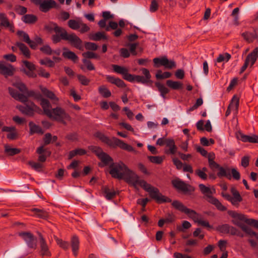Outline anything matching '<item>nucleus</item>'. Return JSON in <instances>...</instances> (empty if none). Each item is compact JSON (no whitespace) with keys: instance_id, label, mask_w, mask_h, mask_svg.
<instances>
[{"instance_id":"obj_2","label":"nucleus","mask_w":258,"mask_h":258,"mask_svg":"<svg viewBox=\"0 0 258 258\" xmlns=\"http://www.w3.org/2000/svg\"><path fill=\"white\" fill-rule=\"evenodd\" d=\"M109 173L112 177L123 179L135 187H137V182L140 179L139 176L122 162L112 163L110 166Z\"/></svg>"},{"instance_id":"obj_61","label":"nucleus","mask_w":258,"mask_h":258,"mask_svg":"<svg viewBox=\"0 0 258 258\" xmlns=\"http://www.w3.org/2000/svg\"><path fill=\"white\" fill-rule=\"evenodd\" d=\"M231 175L234 179L238 180L240 178V174L235 168L231 170Z\"/></svg>"},{"instance_id":"obj_19","label":"nucleus","mask_w":258,"mask_h":258,"mask_svg":"<svg viewBox=\"0 0 258 258\" xmlns=\"http://www.w3.org/2000/svg\"><path fill=\"white\" fill-rule=\"evenodd\" d=\"M172 182L174 187L178 190L183 191H188L190 190L191 187L179 179H174L172 180Z\"/></svg>"},{"instance_id":"obj_21","label":"nucleus","mask_w":258,"mask_h":258,"mask_svg":"<svg viewBox=\"0 0 258 258\" xmlns=\"http://www.w3.org/2000/svg\"><path fill=\"white\" fill-rule=\"evenodd\" d=\"M237 137L239 140H240L243 142H249L252 143H258V136H247L239 133L237 135Z\"/></svg>"},{"instance_id":"obj_49","label":"nucleus","mask_w":258,"mask_h":258,"mask_svg":"<svg viewBox=\"0 0 258 258\" xmlns=\"http://www.w3.org/2000/svg\"><path fill=\"white\" fill-rule=\"evenodd\" d=\"M34 214L38 216V217L44 218L47 216V213L42 210H40L38 209H34L33 210Z\"/></svg>"},{"instance_id":"obj_35","label":"nucleus","mask_w":258,"mask_h":258,"mask_svg":"<svg viewBox=\"0 0 258 258\" xmlns=\"http://www.w3.org/2000/svg\"><path fill=\"white\" fill-rule=\"evenodd\" d=\"M156 86L158 88V89L160 93V95L163 98L165 99V96L169 93V90L163 84L160 83H156Z\"/></svg>"},{"instance_id":"obj_15","label":"nucleus","mask_w":258,"mask_h":258,"mask_svg":"<svg viewBox=\"0 0 258 258\" xmlns=\"http://www.w3.org/2000/svg\"><path fill=\"white\" fill-rule=\"evenodd\" d=\"M112 68L115 72L122 75L124 79L126 80H131L132 75L128 73V70L126 68L116 64L112 65Z\"/></svg>"},{"instance_id":"obj_47","label":"nucleus","mask_w":258,"mask_h":258,"mask_svg":"<svg viewBox=\"0 0 258 258\" xmlns=\"http://www.w3.org/2000/svg\"><path fill=\"white\" fill-rule=\"evenodd\" d=\"M57 244L62 248L64 250L68 249L70 247V244L69 242L63 241L61 239H59L58 238H55Z\"/></svg>"},{"instance_id":"obj_18","label":"nucleus","mask_w":258,"mask_h":258,"mask_svg":"<svg viewBox=\"0 0 258 258\" xmlns=\"http://www.w3.org/2000/svg\"><path fill=\"white\" fill-rule=\"evenodd\" d=\"M2 131L8 133L7 137L10 140H15L17 138L18 134L16 127L13 126H4L3 127Z\"/></svg>"},{"instance_id":"obj_59","label":"nucleus","mask_w":258,"mask_h":258,"mask_svg":"<svg viewBox=\"0 0 258 258\" xmlns=\"http://www.w3.org/2000/svg\"><path fill=\"white\" fill-rule=\"evenodd\" d=\"M227 241L224 240H220L218 241V245L222 252L226 251Z\"/></svg>"},{"instance_id":"obj_24","label":"nucleus","mask_w":258,"mask_h":258,"mask_svg":"<svg viewBox=\"0 0 258 258\" xmlns=\"http://www.w3.org/2000/svg\"><path fill=\"white\" fill-rule=\"evenodd\" d=\"M14 71V68L11 65H5L0 62V73L5 76H12Z\"/></svg>"},{"instance_id":"obj_54","label":"nucleus","mask_w":258,"mask_h":258,"mask_svg":"<svg viewBox=\"0 0 258 258\" xmlns=\"http://www.w3.org/2000/svg\"><path fill=\"white\" fill-rule=\"evenodd\" d=\"M158 7L159 6L157 1L152 0L149 9L150 12L154 13L156 12L158 9Z\"/></svg>"},{"instance_id":"obj_56","label":"nucleus","mask_w":258,"mask_h":258,"mask_svg":"<svg viewBox=\"0 0 258 258\" xmlns=\"http://www.w3.org/2000/svg\"><path fill=\"white\" fill-rule=\"evenodd\" d=\"M191 225L190 223L188 221H184L182 222V227L178 226L177 227V229L178 231H183V229H188L191 227Z\"/></svg>"},{"instance_id":"obj_44","label":"nucleus","mask_w":258,"mask_h":258,"mask_svg":"<svg viewBox=\"0 0 258 258\" xmlns=\"http://www.w3.org/2000/svg\"><path fill=\"white\" fill-rule=\"evenodd\" d=\"M90 38L95 41H98L101 39H107V37L103 32H97L91 36Z\"/></svg>"},{"instance_id":"obj_37","label":"nucleus","mask_w":258,"mask_h":258,"mask_svg":"<svg viewBox=\"0 0 258 258\" xmlns=\"http://www.w3.org/2000/svg\"><path fill=\"white\" fill-rule=\"evenodd\" d=\"M5 152L10 156H13L14 155H16L20 153L21 150L18 148H11L8 145H5Z\"/></svg>"},{"instance_id":"obj_23","label":"nucleus","mask_w":258,"mask_h":258,"mask_svg":"<svg viewBox=\"0 0 258 258\" xmlns=\"http://www.w3.org/2000/svg\"><path fill=\"white\" fill-rule=\"evenodd\" d=\"M258 58V47H255L246 57L245 61L252 67Z\"/></svg>"},{"instance_id":"obj_8","label":"nucleus","mask_w":258,"mask_h":258,"mask_svg":"<svg viewBox=\"0 0 258 258\" xmlns=\"http://www.w3.org/2000/svg\"><path fill=\"white\" fill-rule=\"evenodd\" d=\"M231 216L234 218L232 222L234 225L239 227L247 234L254 233V231L248 226L242 223V222H244L246 223V220H248L244 215L233 213L231 214Z\"/></svg>"},{"instance_id":"obj_14","label":"nucleus","mask_w":258,"mask_h":258,"mask_svg":"<svg viewBox=\"0 0 258 258\" xmlns=\"http://www.w3.org/2000/svg\"><path fill=\"white\" fill-rule=\"evenodd\" d=\"M241 36L248 43H252L254 40L258 41V31L255 29L245 31L241 34Z\"/></svg>"},{"instance_id":"obj_11","label":"nucleus","mask_w":258,"mask_h":258,"mask_svg":"<svg viewBox=\"0 0 258 258\" xmlns=\"http://www.w3.org/2000/svg\"><path fill=\"white\" fill-rule=\"evenodd\" d=\"M19 235L25 241L27 246L33 249H35L37 246V239L30 232H20Z\"/></svg>"},{"instance_id":"obj_64","label":"nucleus","mask_w":258,"mask_h":258,"mask_svg":"<svg viewBox=\"0 0 258 258\" xmlns=\"http://www.w3.org/2000/svg\"><path fill=\"white\" fill-rule=\"evenodd\" d=\"M38 74L39 76L45 78H48L50 76L49 73L46 72L45 70L42 68H40L38 70Z\"/></svg>"},{"instance_id":"obj_48","label":"nucleus","mask_w":258,"mask_h":258,"mask_svg":"<svg viewBox=\"0 0 258 258\" xmlns=\"http://www.w3.org/2000/svg\"><path fill=\"white\" fill-rule=\"evenodd\" d=\"M80 22L74 20H70L68 22L69 26L72 29L77 30L80 27Z\"/></svg>"},{"instance_id":"obj_42","label":"nucleus","mask_w":258,"mask_h":258,"mask_svg":"<svg viewBox=\"0 0 258 258\" xmlns=\"http://www.w3.org/2000/svg\"><path fill=\"white\" fill-rule=\"evenodd\" d=\"M230 58L231 55L228 53L220 54L217 57L216 61L217 62H227Z\"/></svg>"},{"instance_id":"obj_50","label":"nucleus","mask_w":258,"mask_h":258,"mask_svg":"<svg viewBox=\"0 0 258 258\" xmlns=\"http://www.w3.org/2000/svg\"><path fill=\"white\" fill-rule=\"evenodd\" d=\"M83 56L85 58H98L99 56L95 53L91 51H87L82 53Z\"/></svg>"},{"instance_id":"obj_4","label":"nucleus","mask_w":258,"mask_h":258,"mask_svg":"<svg viewBox=\"0 0 258 258\" xmlns=\"http://www.w3.org/2000/svg\"><path fill=\"white\" fill-rule=\"evenodd\" d=\"M172 206L177 210L186 214L189 218L192 219L195 222L199 225L207 228H211L212 226L207 220H204L200 215L195 211L188 209L181 202L178 201H174L172 203Z\"/></svg>"},{"instance_id":"obj_40","label":"nucleus","mask_w":258,"mask_h":258,"mask_svg":"<svg viewBox=\"0 0 258 258\" xmlns=\"http://www.w3.org/2000/svg\"><path fill=\"white\" fill-rule=\"evenodd\" d=\"M23 21L25 23H33L37 20V18L33 15H25L22 18Z\"/></svg>"},{"instance_id":"obj_25","label":"nucleus","mask_w":258,"mask_h":258,"mask_svg":"<svg viewBox=\"0 0 258 258\" xmlns=\"http://www.w3.org/2000/svg\"><path fill=\"white\" fill-rule=\"evenodd\" d=\"M16 46L19 48L22 54L27 58H29L30 56V53L28 48L23 43L21 42H17L16 46L12 47L13 51H15Z\"/></svg>"},{"instance_id":"obj_16","label":"nucleus","mask_w":258,"mask_h":258,"mask_svg":"<svg viewBox=\"0 0 258 258\" xmlns=\"http://www.w3.org/2000/svg\"><path fill=\"white\" fill-rule=\"evenodd\" d=\"M94 152L105 165H107L112 161L111 158L108 155L103 152L101 148L95 147Z\"/></svg>"},{"instance_id":"obj_12","label":"nucleus","mask_w":258,"mask_h":258,"mask_svg":"<svg viewBox=\"0 0 258 258\" xmlns=\"http://www.w3.org/2000/svg\"><path fill=\"white\" fill-rule=\"evenodd\" d=\"M31 1L35 4L39 5L40 10L43 12H46L50 9L56 6V4L53 0H31Z\"/></svg>"},{"instance_id":"obj_33","label":"nucleus","mask_w":258,"mask_h":258,"mask_svg":"<svg viewBox=\"0 0 258 258\" xmlns=\"http://www.w3.org/2000/svg\"><path fill=\"white\" fill-rule=\"evenodd\" d=\"M40 90L42 93L50 99L54 101H58V98L55 95V94L52 91L47 89L46 88L41 86Z\"/></svg>"},{"instance_id":"obj_6","label":"nucleus","mask_w":258,"mask_h":258,"mask_svg":"<svg viewBox=\"0 0 258 258\" xmlns=\"http://www.w3.org/2000/svg\"><path fill=\"white\" fill-rule=\"evenodd\" d=\"M54 31L60 35L62 39L68 40L72 46L80 50L82 49V42L76 34H68L64 29L55 24H54Z\"/></svg>"},{"instance_id":"obj_62","label":"nucleus","mask_w":258,"mask_h":258,"mask_svg":"<svg viewBox=\"0 0 258 258\" xmlns=\"http://www.w3.org/2000/svg\"><path fill=\"white\" fill-rule=\"evenodd\" d=\"M230 225L228 224H224L218 227V230L222 233H228L230 228Z\"/></svg>"},{"instance_id":"obj_55","label":"nucleus","mask_w":258,"mask_h":258,"mask_svg":"<svg viewBox=\"0 0 258 258\" xmlns=\"http://www.w3.org/2000/svg\"><path fill=\"white\" fill-rule=\"evenodd\" d=\"M78 78L80 83L83 85H88L90 82V80L83 75H78Z\"/></svg>"},{"instance_id":"obj_1","label":"nucleus","mask_w":258,"mask_h":258,"mask_svg":"<svg viewBox=\"0 0 258 258\" xmlns=\"http://www.w3.org/2000/svg\"><path fill=\"white\" fill-rule=\"evenodd\" d=\"M13 85L18 89L21 93H18L13 88L9 87V91L10 95L16 100L24 103L23 105H17L18 108L23 114L31 116L37 106L32 102L28 101V96L33 95V92H28L25 85L19 80L13 82Z\"/></svg>"},{"instance_id":"obj_63","label":"nucleus","mask_w":258,"mask_h":258,"mask_svg":"<svg viewBox=\"0 0 258 258\" xmlns=\"http://www.w3.org/2000/svg\"><path fill=\"white\" fill-rule=\"evenodd\" d=\"M82 61L86 65L88 70L92 71L95 70V67L90 61L87 60L86 58H84Z\"/></svg>"},{"instance_id":"obj_60","label":"nucleus","mask_w":258,"mask_h":258,"mask_svg":"<svg viewBox=\"0 0 258 258\" xmlns=\"http://www.w3.org/2000/svg\"><path fill=\"white\" fill-rule=\"evenodd\" d=\"M249 157L248 156H245L241 159V165L243 167H247L249 165Z\"/></svg>"},{"instance_id":"obj_9","label":"nucleus","mask_w":258,"mask_h":258,"mask_svg":"<svg viewBox=\"0 0 258 258\" xmlns=\"http://www.w3.org/2000/svg\"><path fill=\"white\" fill-rule=\"evenodd\" d=\"M48 116L50 118L63 123H66L65 120H70V116L69 114L66 112L64 109L59 107L52 109Z\"/></svg>"},{"instance_id":"obj_26","label":"nucleus","mask_w":258,"mask_h":258,"mask_svg":"<svg viewBox=\"0 0 258 258\" xmlns=\"http://www.w3.org/2000/svg\"><path fill=\"white\" fill-rule=\"evenodd\" d=\"M39 99L40 101V105L43 108L45 114L48 116L52 111V109H51V105L49 101L42 98L41 96H40Z\"/></svg>"},{"instance_id":"obj_46","label":"nucleus","mask_w":258,"mask_h":258,"mask_svg":"<svg viewBox=\"0 0 258 258\" xmlns=\"http://www.w3.org/2000/svg\"><path fill=\"white\" fill-rule=\"evenodd\" d=\"M171 76V74L169 72H166L162 73L161 71H158L156 75V77L158 79H163L169 78Z\"/></svg>"},{"instance_id":"obj_31","label":"nucleus","mask_w":258,"mask_h":258,"mask_svg":"<svg viewBox=\"0 0 258 258\" xmlns=\"http://www.w3.org/2000/svg\"><path fill=\"white\" fill-rule=\"evenodd\" d=\"M106 78L108 82L116 85L117 87L122 88L125 86L124 82L119 78H115L109 75H106Z\"/></svg>"},{"instance_id":"obj_7","label":"nucleus","mask_w":258,"mask_h":258,"mask_svg":"<svg viewBox=\"0 0 258 258\" xmlns=\"http://www.w3.org/2000/svg\"><path fill=\"white\" fill-rule=\"evenodd\" d=\"M199 188L202 193L205 196L208 202L215 205L218 210L221 211L226 210V207L222 205L218 199L212 196L216 192L215 188L213 187L210 188L203 184H199Z\"/></svg>"},{"instance_id":"obj_58","label":"nucleus","mask_w":258,"mask_h":258,"mask_svg":"<svg viewBox=\"0 0 258 258\" xmlns=\"http://www.w3.org/2000/svg\"><path fill=\"white\" fill-rule=\"evenodd\" d=\"M85 47L86 49L91 50H96L98 48L97 45L95 43L92 42H86L85 44Z\"/></svg>"},{"instance_id":"obj_22","label":"nucleus","mask_w":258,"mask_h":258,"mask_svg":"<svg viewBox=\"0 0 258 258\" xmlns=\"http://www.w3.org/2000/svg\"><path fill=\"white\" fill-rule=\"evenodd\" d=\"M102 191L103 196L108 200H110L114 198L118 194V192L114 189H110L107 186H103L102 187Z\"/></svg>"},{"instance_id":"obj_27","label":"nucleus","mask_w":258,"mask_h":258,"mask_svg":"<svg viewBox=\"0 0 258 258\" xmlns=\"http://www.w3.org/2000/svg\"><path fill=\"white\" fill-rule=\"evenodd\" d=\"M40 253L42 255L50 256V252L49 250L48 245L42 237L40 238Z\"/></svg>"},{"instance_id":"obj_45","label":"nucleus","mask_w":258,"mask_h":258,"mask_svg":"<svg viewBox=\"0 0 258 258\" xmlns=\"http://www.w3.org/2000/svg\"><path fill=\"white\" fill-rule=\"evenodd\" d=\"M86 153V151L83 149H77L70 152L69 158H72L77 155H83Z\"/></svg>"},{"instance_id":"obj_39","label":"nucleus","mask_w":258,"mask_h":258,"mask_svg":"<svg viewBox=\"0 0 258 258\" xmlns=\"http://www.w3.org/2000/svg\"><path fill=\"white\" fill-rule=\"evenodd\" d=\"M147 158L151 162H152L153 163L157 164H161L164 159V156H148Z\"/></svg>"},{"instance_id":"obj_53","label":"nucleus","mask_w":258,"mask_h":258,"mask_svg":"<svg viewBox=\"0 0 258 258\" xmlns=\"http://www.w3.org/2000/svg\"><path fill=\"white\" fill-rule=\"evenodd\" d=\"M201 144L206 146H208L214 144L215 141L213 139L208 140L206 138L203 137L201 139Z\"/></svg>"},{"instance_id":"obj_51","label":"nucleus","mask_w":258,"mask_h":258,"mask_svg":"<svg viewBox=\"0 0 258 258\" xmlns=\"http://www.w3.org/2000/svg\"><path fill=\"white\" fill-rule=\"evenodd\" d=\"M17 35L21 39L26 42L27 41H29V35L23 31H19L17 32Z\"/></svg>"},{"instance_id":"obj_57","label":"nucleus","mask_w":258,"mask_h":258,"mask_svg":"<svg viewBox=\"0 0 258 258\" xmlns=\"http://www.w3.org/2000/svg\"><path fill=\"white\" fill-rule=\"evenodd\" d=\"M40 50L44 53L50 55L52 53V50L50 47L48 45L43 46L40 48Z\"/></svg>"},{"instance_id":"obj_41","label":"nucleus","mask_w":258,"mask_h":258,"mask_svg":"<svg viewBox=\"0 0 258 258\" xmlns=\"http://www.w3.org/2000/svg\"><path fill=\"white\" fill-rule=\"evenodd\" d=\"M98 91L104 98H108L111 95V92L105 86H100L98 89Z\"/></svg>"},{"instance_id":"obj_28","label":"nucleus","mask_w":258,"mask_h":258,"mask_svg":"<svg viewBox=\"0 0 258 258\" xmlns=\"http://www.w3.org/2000/svg\"><path fill=\"white\" fill-rule=\"evenodd\" d=\"M80 242L76 236H74L71 239V247L73 254L76 256L78 254L79 249Z\"/></svg>"},{"instance_id":"obj_43","label":"nucleus","mask_w":258,"mask_h":258,"mask_svg":"<svg viewBox=\"0 0 258 258\" xmlns=\"http://www.w3.org/2000/svg\"><path fill=\"white\" fill-rule=\"evenodd\" d=\"M129 82H133L136 81L138 83H146L148 81L146 80V78L144 76H134L132 75V77L131 80H127Z\"/></svg>"},{"instance_id":"obj_5","label":"nucleus","mask_w":258,"mask_h":258,"mask_svg":"<svg viewBox=\"0 0 258 258\" xmlns=\"http://www.w3.org/2000/svg\"><path fill=\"white\" fill-rule=\"evenodd\" d=\"M95 136L97 138L100 139L102 142L106 144L110 147L116 148V147H119L120 149L126 150L128 152H133L136 153V151L134 148L131 145L125 143L122 141L118 139L115 137H113L111 139L105 136L101 133H96Z\"/></svg>"},{"instance_id":"obj_52","label":"nucleus","mask_w":258,"mask_h":258,"mask_svg":"<svg viewBox=\"0 0 258 258\" xmlns=\"http://www.w3.org/2000/svg\"><path fill=\"white\" fill-rule=\"evenodd\" d=\"M40 63L42 65H45L49 67H53L54 66V62L53 60H51L47 58L41 59Z\"/></svg>"},{"instance_id":"obj_20","label":"nucleus","mask_w":258,"mask_h":258,"mask_svg":"<svg viewBox=\"0 0 258 258\" xmlns=\"http://www.w3.org/2000/svg\"><path fill=\"white\" fill-rule=\"evenodd\" d=\"M0 21L1 26L8 28L12 32H14V25L12 23L9 22L5 14L0 13Z\"/></svg>"},{"instance_id":"obj_32","label":"nucleus","mask_w":258,"mask_h":258,"mask_svg":"<svg viewBox=\"0 0 258 258\" xmlns=\"http://www.w3.org/2000/svg\"><path fill=\"white\" fill-rule=\"evenodd\" d=\"M29 126L30 127L29 134L31 135L35 133L39 134H42L43 133L42 128L32 121H30L29 123Z\"/></svg>"},{"instance_id":"obj_29","label":"nucleus","mask_w":258,"mask_h":258,"mask_svg":"<svg viewBox=\"0 0 258 258\" xmlns=\"http://www.w3.org/2000/svg\"><path fill=\"white\" fill-rule=\"evenodd\" d=\"M239 99L236 95L233 96L232 97L231 102L229 105L228 107L232 109V112L234 114H236L238 111V108L239 106Z\"/></svg>"},{"instance_id":"obj_13","label":"nucleus","mask_w":258,"mask_h":258,"mask_svg":"<svg viewBox=\"0 0 258 258\" xmlns=\"http://www.w3.org/2000/svg\"><path fill=\"white\" fill-rule=\"evenodd\" d=\"M153 62L156 67L164 66L166 69H171L176 66L174 61L168 60L165 56L155 58L153 59Z\"/></svg>"},{"instance_id":"obj_36","label":"nucleus","mask_w":258,"mask_h":258,"mask_svg":"<svg viewBox=\"0 0 258 258\" xmlns=\"http://www.w3.org/2000/svg\"><path fill=\"white\" fill-rule=\"evenodd\" d=\"M166 84L169 87L174 90L179 89L182 87V84L180 82L170 80L166 81Z\"/></svg>"},{"instance_id":"obj_38","label":"nucleus","mask_w":258,"mask_h":258,"mask_svg":"<svg viewBox=\"0 0 258 258\" xmlns=\"http://www.w3.org/2000/svg\"><path fill=\"white\" fill-rule=\"evenodd\" d=\"M239 12V8H236L234 9V10L232 11V12L231 15V16H232L233 18V24L235 26H238L239 25L238 15Z\"/></svg>"},{"instance_id":"obj_10","label":"nucleus","mask_w":258,"mask_h":258,"mask_svg":"<svg viewBox=\"0 0 258 258\" xmlns=\"http://www.w3.org/2000/svg\"><path fill=\"white\" fill-rule=\"evenodd\" d=\"M232 196L227 193H222V196L227 201H230L233 205H238L242 201L238 191L235 187H232L230 189Z\"/></svg>"},{"instance_id":"obj_17","label":"nucleus","mask_w":258,"mask_h":258,"mask_svg":"<svg viewBox=\"0 0 258 258\" xmlns=\"http://www.w3.org/2000/svg\"><path fill=\"white\" fill-rule=\"evenodd\" d=\"M167 148L165 150V153L167 154L174 155L176 153L177 148L175 145L174 140L171 138H168L165 144Z\"/></svg>"},{"instance_id":"obj_3","label":"nucleus","mask_w":258,"mask_h":258,"mask_svg":"<svg viewBox=\"0 0 258 258\" xmlns=\"http://www.w3.org/2000/svg\"><path fill=\"white\" fill-rule=\"evenodd\" d=\"M138 185L140 186L146 190L149 194L150 197L157 203L161 204L171 202L169 198L163 196L157 187L153 186L144 180L139 179L137 183V186Z\"/></svg>"},{"instance_id":"obj_30","label":"nucleus","mask_w":258,"mask_h":258,"mask_svg":"<svg viewBox=\"0 0 258 258\" xmlns=\"http://www.w3.org/2000/svg\"><path fill=\"white\" fill-rule=\"evenodd\" d=\"M218 172H217V176L219 177H226L228 179H231V176L230 174V170L229 168H224L221 166L218 168Z\"/></svg>"},{"instance_id":"obj_34","label":"nucleus","mask_w":258,"mask_h":258,"mask_svg":"<svg viewBox=\"0 0 258 258\" xmlns=\"http://www.w3.org/2000/svg\"><path fill=\"white\" fill-rule=\"evenodd\" d=\"M64 50L65 51H64L62 53V55L64 56V57L71 59L74 62H76L78 59V56L76 55V54L74 52L66 48H64Z\"/></svg>"}]
</instances>
